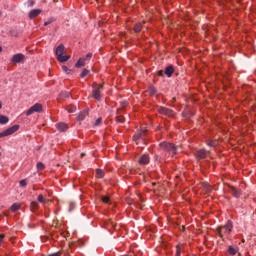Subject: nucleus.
Instances as JSON below:
<instances>
[{
  "label": "nucleus",
  "mask_w": 256,
  "mask_h": 256,
  "mask_svg": "<svg viewBox=\"0 0 256 256\" xmlns=\"http://www.w3.org/2000/svg\"><path fill=\"white\" fill-rule=\"evenodd\" d=\"M92 97L96 99V101H101V89H103V84H98L97 82H94L92 84Z\"/></svg>",
  "instance_id": "obj_1"
},
{
  "label": "nucleus",
  "mask_w": 256,
  "mask_h": 256,
  "mask_svg": "<svg viewBox=\"0 0 256 256\" xmlns=\"http://www.w3.org/2000/svg\"><path fill=\"white\" fill-rule=\"evenodd\" d=\"M160 147L164 149V151L171 153V155H177V146H175L173 143L161 142Z\"/></svg>",
  "instance_id": "obj_2"
},
{
  "label": "nucleus",
  "mask_w": 256,
  "mask_h": 256,
  "mask_svg": "<svg viewBox=\"0 0 256 256\" xmlns=\"http://www.w3.org/2000/svg\"><path fill=\"white\" fill-rule=\"evenodd\" d=\"M33 113H43V105L36 103L32 107H30L27 112L26 116L33 115Z\"/></svg>",
  "instance_id": "obj_3"
},
{
  "label": "nucleus",
  "mask_w": 256,
  "mask_h": 256,
  "mask_svg": "<svg viewBox=\"0 0 256 256\" xmlns=\"http://www.w3.org/2000/svg\"><path fill=\"white\" fill-rule=\"evenodd\" d=\"M19 131V125H14L3 132L0 133V139L3 137H9V135H13V133H17Z\"/></svg>",
  "instance_id": "obj_4"
},
{
  "label": "nucleus",
  "mask_w": 256,
  "mask_h": 256,
  "mask_svg": "<svg viewBox=\"0 0 256 256\" xmlns=\"http://www.w3.org/2000/svg\"><path fill=\"white\" fill-rule=\"evenodd\" d=\"M233 229V224L228 222L225 226L219 227L217 229L219 237L223 238V233H230Z\"/></svg>",
  "instance_id": "obj_5"
},
{
  "label": "nucleus",
  "mask_w": 256,
  "mask_h": 256,
  "mask_svg": "<svg viewBox=\"0 0 256 256\" xmlns=\"http://www.w3.org/2000/svg\"><path fill=\"white\" fill-rule=\"evenodd\" d=\"M11 63L17 65V63H23L25 61V55L18 53L12 56Z\"/></svg>",
  "instance_id": "obj_6"
},
{
  "label": "nucleus",
  "mask_w": 256,
  "mask_h": 256,
  "mask_svg": "<svg viewBox=\"0 0 256 256\" xmlns=\"http://www.w3.org/2000/svg\"><path fill=\"white\" fill-rule=\"evenodd\" d=\"M158 113H161V115H166L167 117H172L173 115V110L165 107H160L158 109Z\"/></svg>",
  "instance_id": "obj_7"
},
{
  "label": "nucleus",
  "mask_w": 256,
  "mask_h": 256,
  "mask_svg": "<svg viewBox=\"0 0 256 256\" xmlns=\"http://www.w3.org/2000/svg\"><path fill=\"white\" fill-rule=\"evenodd\" d=\"M229 191L233 197H236V199H239L241 197V191L237 189L234 186H229Z\"/></svg>",
  "instance_id": "obj_8"
},
{
  "label": "nucleus",
  "mask_w": 256,
  "mask_h": 256,
  "mask_svg": "<svg viewBox=\"0 0 256 256\" xmlns=\"http://www.w3.org/2000/svg\"><path fill=\"white\" fill-rule=\"evenodd\" d=\"M149 161H150V158H149V155L147 154H144L140 157L138 163L140 165H149Z\"/></svg>",
  "instance_id": "obj_9"
},
{
  "label": "nucleus",
  "mask_w": 256,
  "mask_h": 256,
  "mask_svg": "<svg viewBox=\"0 0 256 256\" xmlns=\"http://www.w3.org/2000/svg\"><path fill=\"white\" fill-rule=\"evenodd\" d=\"M56 129H58V131H61L62 133H65V131L69 129V126L64 122H60L56 124Z\"/></svg>",
  "instance_id": "obj_10"
},
{
  "label": "nucleus",
  "mask_w": 256,
  "mask_h": 256,
  "mask_svg": "<svg viewBox=\"0 0 256 256\" xmlns=\"http://www.w3.org/2000/svg\"><path fill=\"white\" fill-rule=\"evenodd\" d=\"M145 135H147V130H141L133 136V139L134 141H137L139 139H145Z\"/></svg>",
  "instance_id": "obj_11"
},
{
  "label": "nucleus",
  "mask_w": 256,
  "mask_h": 256,
  "mask_svg": "<svg viewBox=\"0 0 256 256\" xmlns=\"http://www.w3.org/2000/svg\"><path fill=\"white\" fill-rule=\"evenodd\" d=\"M42 10L41 9H33L29 12L30 19H35V17H38V15H41Z\"/></svg>",
  "instance_id": "obj_12"
},
{
  "label": "nucleus",
  "mask_w": 256,
  "mask_h": 256,
  "mask_svg": "<svg viewBox=\"0 0 256 256\" xmlns=\"http://www.w3.org/2000/svg\"><path fill=\"white\" fill-rule=\"evenodd\" d=\"M87 115H89V109L81 111L77 116V121H83Z\"/></svg>",
  "instance_id": "obj_13"
},
{
  "label": "nucleus",
  "mask_w": 256,
  "mask_h": 256,
  "mask_svg": "<svg viewBox=\"0 0 256 256\" xmlns=\"http://www.w3.org/2000/svg\"><path fill=\"white\" fill-rule=\"evenodd\" d=\"M64 51H65V45L60 44V45L56 48V51H55L56 57H60L61 55H63Z\"/></svg>",
  "instance_id": "obj_14"
},
{
  "label": "nucleus",
  "mask_w": 256,
  "mask_h": 256,
  "mask_svg": "<svg viewBox=\"0 0 256 256\" xmlns=\"http://www.w3.org/2000/svg\"><path fill=\"white\" fill-rule=\"evenodd\" d=\"M164 73L168 76L171 77L173 75V73H175V68L173 67V65L167 66L164 70Z\"/></svg>",
  "instance_id": "obj_15"
},
{
  "label": "nucleus",
  "mask_w": 256,
  "mask_h": 256,
  "mask_svg": "<svg viewBox=\"0 0 256 256\" xmlns=\"http://www.w3.org/2000/svg\"><path fill=\"white\" fill-rule=\"evenodd\" d=\"M207 157V150L201 149L196 153V159H205Z\"/></svg>",
  "instance_id": "obj_16"
},
{
  "label": "nucleus",
  "mask_w": 256,
  "mask_h": 256,
  "mask_svg": "<svg viewBox=\"0 0 256 256\" xmlns=\"http://www.w3.org/2000/svg\"><path fill=\"white\" fill-rule=\"evenodd\" d=\"M69 59H71V56H70V55L61 54V56H58V57H57V60H58L60 63H66V61H69Z\"/></svg>",
  "instance_id": "obj_17"
},
{
  "label": "nucleus",
  "mask_w": 256,
  "mask_h": 256,
  "mask_svg": "<svg viewBox=\"0 0 256 256\" xmlns=\"http://www.w3.org/2000/svg\"><path fill=\"white\" fill-rule=\"evenodd\" d=\"M228 253H229V255H237V253H239V248H235V247H233V246H229L228 247Z\"/></svg>",
  "instance_id": "obj_18"
},
{
  "label": "nucleus",
  "mask_w": 256,
  "mask_h": 256,
  "mask_svg": "<svg viewBox=\"0 0 256 256\" xmlns=\"http://www.w3.org/2000/svg\"><path fill=\"white\" fill-rule=\"evenodd\" d=\"M9 123V117L0 114V125H6Z\"/></svg>",
  "instance_id": "obj_19"
},
{
  "label": "nucleus",
  "mask_w": 256,
  "mask_h": 256,
  "mask_svg": "<svg viewBox=\"0 0 256 256\" xmlns=\"http://www.w3.org/2000/svg\"><path fill=\"white\" fill-rule=\"evenodd\" d=\"M75 67L77 68L85 67V58H80L75 64Z\"/></svg>",
  "instance_id": "obj_20"
},
{
  "label": "nucleus",
  "mask_w": 256,
  "mask_h": 256,
  "mask_svg": "<svg viewBox=\"0 0 256 256\" xmlns=\"http://www.w3.org/2000/svg\"><path fill=\"white\" fill-rule=\"evenodd\" d=\"M96 177L98 179H103V177H105V172L101 169H96Z\"/></svg>",
  "instance_id": "obj_21"
},
{
  "label": "nucleus",
  "mask_w": 256,
  "mask_h": 256,
  "mask_svg": "<svg viewBox=\"0 0 256 256\" xmlns=\"http://www.w3.org/2000/svg\"><path fill=\"white\" fill-rule=\"evenodd\" d=\"M19 209H21V204H17V203L12 204V206L10 207V210L13 213H15V211H19Z\"/></svg>",
  "instance_id": "obj_22"
},
{
  "label": "nucleus",
  "mask_w": 256,
  "mask_h": 256,
  "mask_svg": "<svg viewBox=\"0 0 256 256\" xmlns=\"http://www.w3.org/2000/svg\"><path fill=\"white\" fill-rule=\"evenodd\" d=\"M141 29H143V25L141 23H137L134 26L135 33H141Z\"/></svg>",
  "instance_id": "obj_23"
},
{
  "label": "nucleus",
  "mask_w": 256,
  "mask_h": 256,
  "mask_svg": "<svg viewBox=\"0 0 256 256\" xmlns=\"http://www.w3.org/2000/svg\"><path fill=\"white\" fill-rule=\"evenodd\" d=\"M30 208H31L32 211H35L36 209H39V203H37L36 201L31 202Z\"/></svg>",
  "instance_id": "obj_24"
},
{
  "label": "nucleus",
  "mask_w": 256,
  "mask_h": 256,
  "mask_svg": "<svg viewBox=\"0 0 256 256\" xmlns=\"http://www.w3.org/2000/svg\"><path fill=\"white\" fill-rule=\"evenodd\" d=\"M66 110L68 111V113H75V111H77V107L74 105H70L66 108Z\"/></svg>",
  "instance_id": "obj_25"
},
{
  "label": "nucleus",
  "mask_w": 256,
  "mask_h": 256,
  "mask_svg": "<svg viewBox=\"0 0 256 256\" xmlns=\"http://www.w3.org/2000/svg\"><path fill=\"white\" fill-rule=\"evenodd\" d=\"M71 95V92L64 91L60 93V99H67Z\"/></svg>",
  "instance_id": "obj_26"
},
{
  "label": "nucleus",
  "mask_w": 256,
  "mask_h": 256,
  "mask_svg": "<svg viewBox=\"0 0 256 256\" xmlns=\"http://www.w3.org/2000/svg\"><path fill=\"white\" fill-rule=\"evenodd\" d=\"M87 75H89V70L87 68H84L82 70V73L80 74V77L83 78V77H87Z\"/></svg>",
  "instance_id": "obj_27"
},
{
  "label": "nucleus",
  "mask_w": 256,
  "mask_h": 256,
  "mask_svg": "<svg viewBox=\"0 0 256 256\" xmlns=\"http://www.w3.org/2000/svg\"><path fill=\"white\" fill-rule=\"evenodd\" d=\"M37 169L38 171H43V169H45V164L41 162L37 163Z\"/></svg>",
  "instance_id": "obj_28"
},
{
  "label": "nucleus",
  "mask_w": 256,
  "mask_h": 256,
  "mask_svg": "<svg viewBox=\"0 0 256 256\" xmlns=\"http://www.w3.org/2000/svg\"><path fill=\"white\" fill-rule=\"evenodd\" d=\"M116 121L117 123H125V118L123 116H117Z\"/></svg>",
  "instance_id": "obj_29"
},
{
  "label": "nucleus",
  "mask_w": 256,
  "mask_h": 256,
  "mask_svg": "<svg viewBox=\"0 0 256 256\" xmlns=\"http://www.w3.org/2000/svg\"><path fill=\"white\" fill-rule=\"evenodd\" d=\"M149 93H150V95H155V93H157V89L155 87H150Z\"/></svg>",
  "instance_id": "obj_30"
},
{
  "label": "nucleus",
  "mask_w": 256,
  "mask_h": 256,
  "mask_svg": "<svg viewBox=\"0 0 256 256\" xmlns=\"http://www.w3.org/2000/svg\"><path fill=\"white\" fill-rule=\"evenodd\" d=\"M62 70L64 71V73H67V75L71 73V69L67 68V66H62Z\"/></svg>",
  "instance_id": "obj_31"
},
{
  "label": "nucleus",
  "mask_w": 256,
  "mask_h": 256,
  "mask_svg": "<svg viewBox=\"0 0 256 256\" xmlns=\"http://www.w3.org/2000/svg\"><path fill=\"white\" fill-rule=\"evenodd\" d=\"M38 201L39 203H45V197L42 194L38 195Z\"/></svg>",
  "instance_id": "obj_32"
},
{
  "label": "nucleus",
  "mask_w": 256,
  "mask_h": 256,
  "mask_svg": "<svg viewBox=\"0 0 256 256\" xmlns=\"http://www.w3.org/2000/svg\"><path fill=\"white\" fill-rule=\"evenodd\" d=\"M20 187H27V180H25V179L21 180Z\"/></svg>",
  "instance_id": "obj_33"
},
{
  "label": "nucleus",
  "mask_w": 256,
  "mask_h": 256,
  "mask_svg": "<svg viewBox=\"0 0 256 256\" xmlns=\"http://www.w3.org/2000/svg\"><path fill=\"white\" fill-rule=\"evenodd\" d=\"M204 189H205L206 193H210L211 186H209L208 184H204Z\"/></svg>",
  "instance_id": "obj_34"
},
{
  "label": "nucleus",
  "mask_w": 256,
  "mask_h": 256,
  "mask_svg": "<svg viewBox=\"0 0 256 256\" xmlns=\"http://www.w3.org/2000/svg\"><path fill=\"white\" fill-rule=\"evenodd\" d=\"M91 57H93V53H88L84 59L85 61H90Z\"/></svg>",
  "instance_id": "obj_35"
},
{
  "label": "nucleus",
  "mask_w": 256,
  "mask_h": 256,
  "mask_svg": "<svg viewBox=\"0 0 256 256\" xmlns=\"http://www.w3.org/2000/svg\"><path fill=\"white\" fill-rule=\"evenodd\" d=\"M101 121H103V119H102V118H98V119L95 121L94 125H95L96 127L99 126V125H101Z\"/></svg>",
  "instance_id": "obj_36"
},
{
  "label": "nucleus",
  "mask_w": 256,
  "mask_h": 256,
  "mask_svg": "<svg viewBox=\"0 0 256 256\" xmlns=\"http://www.w3.org/2000/svg\"><path fill=\"white\" fill-rule=\"evenodd\" d=\"M127 105H129V102H127V101H123L120 103V106L123 108L127 107Z\"/></svg>",
  "instance_id": "obj_37"
},
{
  "label": "nucleus",
  "mask_w": 256,
  "mask_h": 256,
  "mask_svg": "<svg viewBox=\"0 0 256 256\" xmlns=\"http://www.w3.org/2000/svg\"><path fill=\"white\" fill-rule=\"evenodd\" d=\"M102 201H103V203H109V197L103 196Z\"/></svg>",
  "instance_id": "obj_38"
},
{
  "label": "nucleus",
  "mask_w": 256,
  "mask_h": 256,
  "mask_svg": "<svg viewBox=\"0 0 256 256\" xmlns=\"http://www.w3.org/2000/svg\"><path fill=\"white\" fill-rule=\"evenodd\" d=\"M3 239H5V234H0V245L3 243Z\"/></svg>",
  "instance_id": "obj_39"
},
{
  "label": "nucleus",
  "mask_w": 256,
  "mask_h": 256,
  "mask_svg": "<svg viewBox=\"0 0 256 256\" xmlns=\"http://www.w3.org/2000/svg\"><path fill=\"white\" fill-rule=\"evenodd\" d=\"M49 256H61V251H58L56 253L50 254Z\"/></svg>",
  "instance_id": "obj_40"
},
{
  "label": "nucleus",
  "mask_w": 256,
  "mask_h": 256,
  "mask_svg": "<svg viewBox=\"0 0 256 256\" xmlns=\"http://www.w3.org/2000/svg\"><path fill=\"white\" fill-rule=\"evenodd\" d=\"M208 145H209V147H215V142L209 141V142H208Z\"/></svg>",
  "instance_id": "obj_41"
},
{
  "label": "nucleus",
  "mask_w": 256,
  "mask_h": 256,
  "mask_svg": "<svg viewBox=\"0 0 256 256\" xmlns=\"http://www.w3.org/2000/svg\"><path fill=\"white\" fill-rule=\"evenodd\" d=\"M164 73H165V72H163V70L158 71L159 77H163Z\"/></svg>",
  "instance_id": "obj_42"
},
{
  "label": "nucleus",
  "mask_w": 256,
  "mask_h": 256,
  "mask_svg": "<svg viewBox=\"0 0 256 256\" xmlns=\"http://www.w3.org/2000/svg\"><path fill=\"white\" fill-rule=\"evenodd\" d=\"M52 21L51 20H48L44 23L45 27H47V25H51Z\"/></svg>",
  "instance_id": "obj_43"
},
{
  "label": "nucleus",
  "mask_w": 256,
  "mask_h": 256,
  "mask_svg": "<svg viewBox=\"0 0 256 256\" xmlns=\"http://www.w3.org/2000/svg\"><path fill=\"white\" fill-rule=\"evenodd\" d=\"M176 256H181V250L180 249H177Z\"/></svg>",
  "instance_id": "obj_44"
},
{
  "label": "nucleus",
  "mask_w": 256,
  "mask_h": 256,
  "mask_svg": "<svg viewBox=\"0 0 256 256\" xmlns=\"http://www.w3.org/2000/svg\"><path fill=\"white\" fill-rule=\"evenodd\" d=\"M2 52H3V47L0 46V53H2Z\"/></svg>",
  "instance_id": "obj_45"
},
{
  "label": "nucleus",
  "mask_w": 256,
  "mask_h": 256,
  "mask_svg": "<svg viewBox=\"0 0 256 256\" xmlns=\"http://www.w3.org/2000/svg\"><path fill=\"white\" fill-rule=\"evenodd\" d=\"M3 107V103L2 102H0V109Z\"/></svg>",
  "instance_id": "obj_46"
},
{
  "label": "nucleus",
  "mask_w": 256,
  "mask_h": 256,
  "mask_svg": "<svg viewBox=\"0 0 256 256\" xmlns=\"http://www.w3.org/2000/svg\"><path fill=\"white\" fill-rule=\"evenodd\" d=\"M81 157H85V153H82V154H81Z\"/></svg>",
  "instance_id": "obj_47"
},
{
  "label": "nucleus",
  "mask_w": 256,
  "mask_h": 256,
  "mask_svg": "<svg viewBox=\"0 0 256 256\" xmlns=\"http://www.w3.org/2000/svg\"><path fill=\"white\" fill-rule=\"evenodd\" d=\"M33 3H34V2L32 1V2H31V5H33Z\"/></svg>",
  "instance_id": "obj_48"
},
{
  "label": "nucleus",
  "mask_w": 256,
  "mask_h": 256,
  "mask_svg": "<svg viewBox=\"0 0 256 256\" xmlns=\"http://www.w3.org/2000/svg\"><path fill=\"white\" fill-rule=\"evenodd\" d=\"M2 13L0 12V17H1Z\"/></svg>",
  "instance_id": "obj_49"
},
{
  "label": "nucleus",
  "mask_w": 256,
  "mask_h": 256,
  "mask_svg": "<svg viewBox=\"0 0 256 256\" xmlns=\"http://www.w3.org/2000/svg\"><path fill=\"white\" fill-rule=\"evenodd\" d=\"M2 153L0 152V157H1Z\"/></svg>",
  "instance_id": "obj_50"
}]
</instances>
